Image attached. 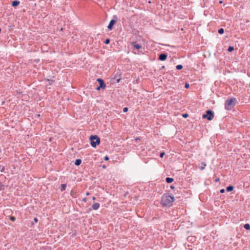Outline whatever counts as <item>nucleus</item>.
Returning <instances> with one entry per match:
<instances>
[{"label":"nucleus","instance_id":"f257e3e1","mask_svg":"<svg viewBox=\"0 0 250 250\" xmlns=\"http://www.w3.org/2000/svg\"><path fill=\"white\" fill-rule=\"evenodd\" d=\"M174 201V198L173 196L165 194L162 197L161 204L163 207H169L172 206Z\"/></svg>","mask_w":250,"mask_h":250},{"label":"nucleus","instance_id":"f03ea898","mask_svg":"<svg viewBox=\"0 0 250 250\" xmlns=\"http://www.w3.org/2000/svg\"><path fill=\"white\" fill-rule=\"evenodd\" d=\"M236 102L235 98H231L227 100L225 102V108L227 110H230L234 105Z\"/></svg>","mask_w":250,"mask_h":250},{"label":"nucleus","instance_id":"7ed1b4c3","mask_svg":"<svg viewBox=\"0 0 250 250\" xmlns=\"http://www.w3.org/2000/svg\"><path fill=\"white\" fill-rule=\"evenodd\" d=\"M89 139L91 141L90 144L92 147H95L100 143V139L97 135L90 136Z\"/></svg>","mask_w":250,"mask_h":250},{"label":"nucleus","instance_id":"20e7f679","mask_svg":"<svg viewBox=\"0 0 250 250\" xmlns=\"http://www.w3.org/2000/svg\"><path fill=\"white\" fill-rule=\"evenodd\" d=\"M214 117L213 112L210 110H208L206 114L203 115V118H207L208 121H211Z\"/></svg>","mask_w":250,"mask_h":250},{"label":"nucleus","instance_id":"39448f33","mask_svg":"<svg viewBox=\"0 0 250 250\" xmlns=\"http://www.w3.org/2000/svg\"><path fill=\"white\" fill-rule=\"evenodd\" d=\"M113 19L111 20L107 26L109 30H111L113 29V25L117 22V20L118 19V16L116 15H113Z\"/></svg>","mask_w":250,"mask_h":250},{"label":"nucleus","instance_id":"423d86ee","mask_svg":"<svg viewBox=\"0 0 250 250\" xmlns=\"http://www.w3.org/2000/svg\"><path fill=\"white\" fill-rule=\"evenodd\" d=\"M97 81L99 82V84H100V87H101V88L102 89H104L106 85H105V84L104 83V81L103 80H102V79H100V78H98Z\"/></svg>","mask_w":250,"mask_h":250},{"label":"nucleus","instance_id":"0eeeda50","mask_svg":"<svg viewBox=\"0 0 250 250\" xmlns=\"http://www.w3.org/2000/svg\"><path fill=\"white\" fill-rule=\"evenodd\" d=\"M131 45L137 50H139L142 48V45L138 43L137 42H131Z\"/></svg>","mask_w":250,"mask_h":250},{"label":"nucleus","instance_id":"6e6552de","mask_svg":"<svg viewBox=\"0 0 250 250\" xmlns=\"http://www.w3.org/2000/svg\"><path fill=\"white\" fill-rule=\"evenodd\" d=\"M167 58V54L166 53H162L159 56V60L162 61H165Z\"/></svg>","mask_w":250,"mask_h":250},{"label":"nucleus","instance_id":"1a4fd4ad","mask_svg":"<svg viewBox=\"0 0 250 250\" xmlns=\"http://www.w3.org/2000/svg\"><path fill=\"white\" fill-rule=\"evenodd\" d=\"M92 208L94 210H97L100 208V204L98 203H94L92 206Z\"/></svg>","mask_w":250,"mask_h":250},{"label":"nucleus","instance_id":"9d476101","mask_svg":"<svg viewBox=\"0 0 250 250\" xmlns=\"http://www.w3.org/2000/svg\"><path fill=\"white\" fill-rule=\"evenodd\" d=\"M20 4V1H18V0H14L12 2V6L13 7H16L17 6H18V5H19Z\"/></svg>","mask_w":250,"mask_h":250},{"label":"nucleus","instance_id":"9b49d317","mask_svg":"<svg viewBox=\"0 0 250 250\" xmlns=\"http://www.w3.org/2000/svg\"><path fill=\"white\" fill-rule=\"evenodd\" d=\"M233 189H234L233 186H229L227 187L226 190L228 192H230V191H232L233 190Z\"/></svg>","mask_w":250,"mask_h":250},{"label":"nucleus","instance_id":"f8f14e48","mask_svg":"<svg viewBox=\"0 0 250 250\" xmlns=\"http://www.w3.org/2000/svg\"><path fill=\"white\" fill-rule=\"evenodd\" d=\"M206 165L205 163H202L201 165L199 166V168L201 170H203L204 169Z\"/></svg>","mask_w":250,"mask_h":250},{"label":"nucleus","instance_id":"ddd939ff","mask_svg":"<svg viewBox=\"0 0 250 250\" xmlns=\"http://www.w3.org/2000/svg\"><path fill=\"white\" fill-rule=\"evenodd\" d=\"M166 181L168 183H171L173 181V179L172 178H170V177H167L166 179Z\"/></svg>","mask_w":250,"mask_h":250},{"label":"nucleus","instance_id":"4468645a","mask_svg":"<svg viewBox=\"0 0 250 250\" xmlns=\"http://www.w3.org/2000/svg\"><path fill=\"white\" fill-rule=\"evenodd\" d=\"M66 188V184H62L61 185V191H63Z\"/></svg>","mask_w":250,"mask_h":250},{"label":"nucleus","instance_id":"2eb2a0df","mask_svg":"<svg viewBox=\"0 0 250 250\" xmlns=\"http://www.w3.org/2000/svg\"><path fill=\"white\" fill-rule=\"evenodd\" d=\"M82 163V161L81 159H77L75 161V164L76 166H79Z\"/></svg>","mask_w":250,"mask_h":250},{"label":"nucleus","instance_id":"dca6fc26","mask_svg":"<svg viewBox=\"0 0 250 250\" xmlns=\"http://www.w3.org/2000/svg\"><path fill=\"white\" fill-rule=\"evenodd\" d=\"M244 228L247 230L250 229V225L249 224H246L244 226Z\"/></svg>","mask_w":250,"mask_h":250},{"label":"nucleus","instance_id":"f3484780","mask_svg":"<svg viewBox=\"0 0 250 250\" xmlns=\"http://www.w3.org/2000/svg\"><path fill=\"white\" fill-rule=\"evenodd\" d=\"M183 66L181 64H178V65H176V68L177 70L182 69L183 68Z\"/></svg>","mask_w":250,"mask_h":250},{"label":"nucleus","instance_id":"a211bd4d","mask_svg":"<svg viewBox=\"0 0 250 250\" xmlns=\"http://www.w3.org/2000/svg\"><path fill=\"white\" fill-rule=\"evenodd\" d=\"M228 50L229 52H232V51L234 50V47L229 46L228 49Z\"/></svg>","mask_w":250,"mask_h":250},{"label":"nucleus","instance_id":"6ab92c4d","mask_svg":"<svg viewBox=\"0 0 250 250\" xmlns=\"http://www.w3.org/2000/svg\"><path fill=\"white\" fill-rule=\"evenodd\" d=\"M218 32L219 34H223V33H224V29H223V28H222L219 29L218 30Z\"/></svg>","mask_w":250,"mask_h":250},{"label":"nucleus","instance_id":"aec40b11","mask_svg":"<svg viewBox=\"0 0 250 250\" xmlns=\"http://www.w3.org/2000/svg\"><path fill=\"white\" fill-rule=\"evenodd\" d=\"M4 167L0 164V172H3L4 170Z\"/></svg>","mask_w":250,"mask_h":250},{"label":"nucleus","instance_id":"412c9836","mask_svg":"<svg viewBox=\"0 0 250 250\" xmlns=\"http://www.w3.org/2000/svg\"><path fill=\"white\" fill-rule=\"evenodd\" d=\"M109 42H110V40L109 39H107L105 40V41L104 42V43L106 44H107L109 43Z\"/></svg>","mask_w":250,"mask_h":250},{"label":"nucleus","instance_id":"4be33fe9","mask_svg":"<svg viewBox=\"0 0 250 250\" xmlns=\"http://www.w3.org/2000/svg\"><path fill=\"white\" fill-rule=\"evenodd\" d=\"M10 220H11L12 221L14 222V221H15L16 218H15V217L14 216H10Z\"/></svg>","mask_w":250,"mask_h":250},{"label":"nucleus","instance_id":"5701e85b","mask_svg":"<svg viewBox=\"0 0 250 250\" xmlns=\"http://www.w3.org/2000/svg\"><path fill=\"white\" fill-rule=\"evenodd\" d=\"M182 116H183L184 118H187V117L188 116V114H187V113H186V114H183L182 115Z\"/></svg>","mask_w":250,"mask_h":250},{"label":"nucleus","instance_id":"b1692460","mask_svg":"<svg viewBox=\"0 0 250 250\" xmlns=\"http://www.w3.org/2000/svg\"><path fill=\"white\" fill-rule=\"evenodd\" d=\"M128 108H127V107H124V108H123V112H127V111H128Z\"/></svg>","mask_w":250,"mask_h":250},{"label":"nucleus","instance_id":"393cba45","mask_svg":"<svg viewBox=\"0 0 250 250\" xmlns=\"http://www.w3.org/2000/svg\"><path fill=\"white\" fill-rule=\"evenodd\" d=\"M165 153L164 152H161L160 153V156L161 158H163L164 156L165 155Z\"/></svg>","mask_w":250,"mask_h":250},{"label":"nucleus","instance_id":"a878e982","mask_svg":"<svg viewBox=\"0 0 250 250\" xmlns=\"http://www.w3.org/2000/svg\"><path fill=\"white\" fill-rule=\"evenodd\" d=\"M104 160L105 161H107L109 160V158L107 156H106L104 157Z\"/></svg>","mask_w":250,"mask_h":250},{"label":"nucleus","instance_id":"bb28decb","mask_svg":"<svg viewBox=\"0 0 250 250\" xmlns=\"http://www.w3.org/2000/svg\"><path fill=\"white\" fill-rule=\"evenodd\" d=\"M225 189H221L220 190V193H224V192H225Z\"/></svg>","mask_w":250,"mask_h":250},{"label":"nucleus","instance_id":"cd10ccee","mask_svg":"<svg viewBox=\"0 0 250 250\" xmlns=\"http://www.w3.org/2000/svg\"><path fill=\"white\" fill-rule=\"evenodd\" d=\"M219 181H220L219 178H217L215 179V180H214V181L215 182H218Z\"/></svg>","mask_w":250,"mask_h":250},{"label":"nucleus","instance_id":"c85d7f7f","mask_svg":"<svg viewBox=\"0 0 250 250\" xmlns=\"http://www.w3.org/2000/svg\"><path fill=\"white\" fill-rule=\"evenodd\" d=\"M189 84H188V83H186V84H185V87H186V88H188L189 87Z\"/></svg>","mask_w":250,"mask_h":250},{"label":"nucleus","instance_id":"c756f323","mask_svg":"<svg viewBox=\"0 0 250 250\" xmlns=\"http://www.w3.org/2000/svg\"><path fill=\"white\" fill-rule=\"evenodd\" d=\"M101 88V87H100V86H98L97 88H96V89L97 90H100V89Z\"/></svg>","mask_w":250,"mask_h":250},{"label":"nucleus","instance_id":"7c9ffc66","mask_svg":"<svg viewBox=\"0 0 250 250\" xmlns=\"http://www.w3.org/2000/svg\"><path fill=\"white\" fill-rule=\"evenodd\" d=\"M34 221H35V222H38V219H37V218H34Z\"/></svg>","mask_w":250,"mask_h":250},{"label":"nucleus","instance_id":"2f4dec72","mask_svg":"<svg viewBox=\"0 0 250 250\" xmlns=\"http://www.w3.org/2000/svg\"><path fill=\"white\" fill-rule=\"evenodd\" d=\"M188 240H189V239H190V240H191H191H192V239H193V238L192 237H188Z\"/></svg>","mask_w":250,"mask_h":250},{"label":"nucleus","instance_id":"473e14b6","mask_svg":"<svg viewBox=\"0 0 250 250\" xmlns=\"http://www.w3.org/2000/svg\"><path fill=\"white\" fill-rule=\"evenodd\" d=\"M3 185L1 183H0V190H1V187H2Z\"/></svg>","mask_w":250,"mask_h":250},{"label":"nucleus","instance_id":"72a5a7b5","mask_svg":"<svg viewBox=\"0 0 250 250\" xmlns=\"http://www.w3.org/2000/svg\"><path fill=\"white\" fill-rule=\"evenodd\" d=\"M83 201L86 202V198H84L83 199Z\"/></svg>","mask_w":250,"mask_h":250},{"label":"nucleus","instance_id":"f704fd0d","mask_svg":"<svg viewBox=\"0 0 250 250\" xmlns=\"http://www.w3.org/2000/svg\"><path fill=\"white\" fill-rule=\"evenodd\" d=\"M170 188H171V189H173V188H174V187L173 186H170Z\"/></svg>","mask_w":250,"mask_h":250},{"label":"nucleus","instance_id":"c9c22d12","mask_svg":"<svg viewBox=\"0 0 250 250\" xmlns=\"http://www.w3.org/2000/svg\"><path fill=\"white\" fill-rule=\"evenodd\" d=\"M86 195L87 196V195H89V193L87 192L86 193Z\"/></svg>","mask_w":250,"mask_h":250},{"label":"nucleus","instance_id":"e433bc0d","mask_svg":"<svg viewBox=\"0 0 250 250\" xmlns=\"http://www.w3.org/2000/svg\"><path fill=\"white\" fill-rule=\"evenodd\" d=\"M92 199H93V200H95L96 199V198L95 197H93Z\"/></svg>","mask_w":250,"mask_h":250},{"label":"nucleus","instance_id":"4c0bfd02","mask_svg":"<svg viewBox=\"0 0 250 250\" xmlns=\"http://www.w3.org/2000/svg\"><path fill=\"white\" fill-rule=\"evenodd\" d=\"M139 139H140L139 138H136V140H138Z\"/></svg>","mask_w":250,"mask_h":250},{"label":"nucleus","instance_id":"58836bf2","mask_svg":"<svg viewBox=\"0 0 250 250\" xmlns=\"http://www.w3.org/2000/svg\"><path fill=\"white\" fill-rule=\"evenodd\" d=\"M1 31V28H0V32Z\"/></svg>","mask_w":250,"mask_h":250}]
</instances>
